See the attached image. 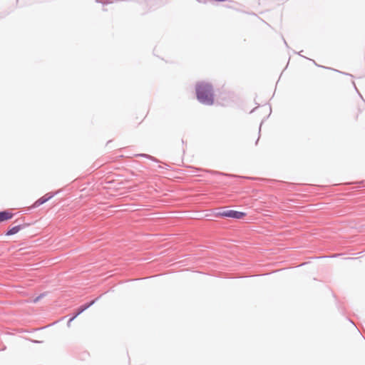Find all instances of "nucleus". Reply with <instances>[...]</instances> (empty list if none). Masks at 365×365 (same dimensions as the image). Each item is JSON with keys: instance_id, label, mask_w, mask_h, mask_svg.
Instances as JSON below:
<instances>
[{"instance_id": "6e6552de", "label": "nucleus", "mask_w": 365, "mask_h": 365, "mask_svg": "<svg viewBox=\"0 0 365 365\" xmlns=\"http://www.w3.org/2000/svg\"><path fill=\"white\" fill-rule=\"evenodd\" d=\"M85 310H86V309H85L82 306H81V307L78 309V310H77L76 313L74 314V315H75V317H77L79 314H81L83 312H84Z\"/></svg>"}, {"instance_id": "1a4fd4ad", "label": "nucleus", "mask_w": 365, "mask_h": 365, "mask_svg": "<svg viewBox=\"0 0 365 365\" xmlns=\"http://www.w3.org/2000/svg\"><path fill=\"white\" fill-rule=\"evenodd\" d=\"M138 156H141V157H144V158H149V159H153V158L148 154H138L137 155Z\"/></svg>"}, {"instance_id": "39448f33", "label": "nucleus", "mask_w": 365, "mask_h": 365, "mask_svg": "<svg viewBox=\"0 0 365 365\" xmlns=\"http://www.w3.org/2000/svg\"><path fill=\"white\" fill-rule=\"evenodd\" d=\"M46 203V195L41 196L39 199L36 200L30 207L26 208V211H31L35 208H37L40 205Z\"/></svg>"}, {"instance_id": "0eeeda50", "label": "nucleus", "mask_w": 365, "mask_h": 365, "mask_svg": "<svg viewBox=\"0 0 365 365\" xmlns=\"http://www.w3.org/2000/svg\"><path fill=\"white\" fill-rule=\"evenodd\" d=\"M97 299H98V298L92 300L91 302H90L88 304H85L82 305V307L86 310L88 308H89L91 306H92L96 302V301Z\"/></svg>"}, {"instance_id": "ddd939ff", "label": "nucleus", "mask_w": 365, "mask_h": 365, "mask_svg": "<svg viewBox=\"0 0 365 365\" xmlns=\"http://www.w3.org/2000/svg\"><path fill=\"white\" fill-rule=\"evenodd\" d=\"M52 261H53V259H48V258H47V264H48V263H49V264H53V262Z\"/></svg>"}, {"instance_id": "7ed1b4c3", "label": "nucleus", "mask_w": 365, "mask_h": 365, "mask_svg": "<svg viewBox=\"0 0 365 365\" xmlns=\"http://www.w3.org/2000/svg\"><path fill=\"white\" fill-rule=\"evenodd\" d=\"M219 215L224 217H230L234 219H241L245 216V212L232 210L223 211L220 212Z\"/></svg>"}, {"instance_id": "f03ea898", "label": "nucleus", "mask_w": 365, "mask_h": 365, "mask_svg": "<svg viewBox=\"0 0 365 365\" xmlns=\"http://www.w3.org/2000/svg\"><path fill=\"white\" fill-rule=\"evenodd\" d=\"M31 223L26 222L25 219H23V222L16 225L11 226L4 232L5 236H11L17 234L20 230L29 227Z\"/></svg>"}, {"instance_id": "20e7f679", "label": "nucleus", "mask_w": 365, "mask_h": 365, "mask_svg": "<svg viewBox=\"0 0 365 365\" xmlns=\"http://www.w3.org/2000/svg\"><path fill=\"white\" fill-rule=\"evenodd\" d=\"M15 215L10 209L0 210V224L12 219Z\"/></svg>"}, {"instance_id": "9d476101", "label": "nucleus", "mask_w": 365, "mask_h": 365, "mask_svg": "<svg viewBox=\"0 0 365 365\" xmlns=\"http://www.w3.org/2000/svg\"><path fill=\"white\" fill-rule=\"evenodd\" d=\"M29 341L33 342V343H36V344H40V343H43V340L29 339Z\"/></svg>"}, {"instance_id": "423d86ee", "label": "nucleus", "mask_w": 365, "mask_h": 365, "mask_svg": "<svg viewBox=\"0 0 365 365\" xmlns=\"http://www.w3.org/2000/svg\"><path fill=\"white\" fill-rule=\"evenodd\" d=\"M46 296V292L41 293L38 296H37L36 298L33 299L34 303L38 302L41 299H42L43 297Z\"/></svg>"}, {"instance_id": "f257e3e1", "label": "nucleus", "mask_w": 365, "mask_h": 365, "mask_svg": "<svg viewBox=\"0 0 365 365\" xmlns=\"http://www.w3.org/2000/svg\"><path fill=\"white\" fill-rule=\"evenodd\" d=\"M197 98L200 103L211 106L214 103L213 88L210 83L200 82L195 87Z\"/></svg>"}, {"instance_id": "4468645a", "label": "nucleus", "mask_w": 365, "mask_h": 365, "mask_svg": "<svg viewBox=\"0 0 365 365\" xmlns=\"http://www.w3.org/2000/svg\"><path fill=\"white\" fill-rule=\"evenodd\" d=\"M6 346L4 345L1 348H0V351H4V350H6Z\"/></svg>"}, {"instance_id": "2eb2a0df", "label": "nucleus", "mask_w": 365, "mask_h": 365, "mask_svg": "<svg viewBox=\"0 0 365 365\" xmlns=\"http://www.w3.org/2000/svg\"><path fill=\"white\" fill-rule=\"evenodd\" d=\"M45 328H46V327H41V328H38V329H34V331H38V330L43 329H45Z\"/></svg>"}, {"instance_id": "f8f14e48", "label": "nucleus", "mask_w": 365, "mask_h": 365, "mask_svg": "<svg viewBox=\"0 0 365 365\" xmlns=\"http://www.w3.org/2000/svg\"><path fill=\"white\" fill-rule=\"evenodd\" d=\"M53 197V194H51L50 192H47V198L46 200L48 201L51 197Z\"/></svg>"}, {"instance_id": "9b49d317", "label": "nucleus", "mask_w": 365, "mask_h": 365, "mask_svg": "<svg viewBox=\"0 0 365 365\" xmlns=\"http://www.w3.org/2000/svg\"><path fill=\"white\" fill-rule=\"evenodd\" d=\"M76 317H75V315H73V317H72L68 320V323H67L68 327H70L71 322H72L73 320H74V319H75Z\"/></svg>"}]
</instances>
